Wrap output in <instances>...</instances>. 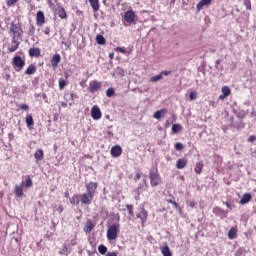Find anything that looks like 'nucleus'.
Instances as JSON below:
<instances>
[{
    "label": "nucleus",
    "instance_id": "f257e3e1",
    "mask_svg": "<svg viewBox=\"0 0 256 256\" xmlns=\"http://www.w3.org/2000/svg\"><path fill=\"white\" fill-rule=\"evenodd\" d=\"M97 187H99V183L97 182H89L86 184L87 192L80 194V203H82V205H91V203H93Z\"/></svg>",
    "mask_w": 256,
    "mask_h": 256
},
{
    "label": "nucleus",
    "instance_id": "f03ea898",
    "mask_svg": "<svg viewBox=\"0 0 256 256\" xmlns=\"http://www.w3.org/2000/svg\"><path fill=\"white\" fill-rule=\"evenodd\" d=\"M106 237L108 241H116L119 237V224H112L108 227Z\"/></svg>",
    "mask_w": 256,
    "mask_h": 256
},
{
    "label": "nucleus",
    "instance_id": "7ed1b4c3",
    "mask_svg": "<svg viewBox=\"0 0 256 256\" xmlns=\"http://www.w3.org/2000/svg\"><path fill=\"white\" fill-rule=\"evenodd\" d=\"M149 179L151 187H157L161 185V176L159 175V170L151 169L149 172Z\"/></svg>",
    "mask_w": 256,
    "mask_h": 256
},
{
    "label": "nucleus",
    "instance_id": "20e7f679",
    "mask_svg": "<svg viewBox=\"0 0 256 256\" xmlns=\"http://www.w3.org/2000/svg\"><path fill=\"white\" fill-rule=\"evenodd\" d=\"M12 65L15 69V71H21L23 67H25V60L21 59L20 56H14L12 60Z\"/></svg>",
    "mask_w": 256,
    "mask_h": 256
},
{
    "label": "nucleus",
    "instance_id": "39448f33",
    "mask_svg": "<svg viewBox=\"0 0 256 256\" xmlns=\"http://www.w3.org/2000/svg\"><path fill=\"white\" fill-rule=\"evenodd\" d=\"M101 87H102L101 82L97 80H92L89 83L88 90L90 93H97V91H99Z\"/></svg>",
    "mask_w": 256,
    "mask_h": 256
},
{
    "label": "nucleus",
    "instance_id": "423d86ee",
    "mask_svg": "<svg viewBox=\"0 0 256 256\" xmlns=\"http://www.w3.org/2000/svg\"><path fill=\"white\" fill-rule=\"evenodd\" d=\"M91 117L94 119V121H99L101 119L102 114H101V109H99L98 106H93L91 109Z\"/></svg>",
    "mask_w": 256,
    "mask_h": 256
},
{
    "label": "nucleus",
    "instance_id": "0eeeda50",
    "mask_svg": "<svg viewBox=\"0 0 256 256\" xmlns=\"http://www.w3.org/2000/svg\"><path fill=\"white\" fill-rule=\"evenodd\" d=\"M137 219L141 220L142 227L147 223V210L145 208H142L140 212L136 215Z\"/></svg>",
    "mask_w": 256,
    "mask_h": 256
},
{
    "label": "nucleus",
    "instance_id": "6e6552de",
    "mask_svg": "<svg viewBox=\"0 0 256 256\" xmlns=\"http://www.w3.org/2000/svg\"><path fill=\"white\" fill-rule=\"evenodd\" d=\"M135 17V11L128 10L124 14V21H126V23H133L135 21Z\"/></svg>",
    "mask_w": 256,
    "mask_h": 256
},
{
    "label": "nucleus",
    "instance_id": "1a4fd4ad",
    "mask_svg": "<svg viewBox=\"0 0 256 256\" xmlns=\"http://www.w3.org/2000/svg\"><path fill=\"white\" fill-rule=\"evenodd\" d=\"M110 153L112 157H121V154L123 153V149L119 145H115L111 148Z\"/></svg>",
    "mask_w": 256,
    "mask_h": 256
},
{
    "label": "nucleus",
    "instance_id": "9d476101",
    "mask_svg": "<svg viewBox=\"0 0 256 256\" xmlns=\"http://www.w3.org/2000/svg\"><path fill=\"white\" fill-rule=\"evenodd\" d=\"M209 5H211V0H200L199 3L196 5L197 13H199V11H201V9H203L204 7H209Z\"/></svg>",
    "mask_w": 256,
    "mask_h": 256
},
{
    "label": "nucleus",
    "instance_id": "9b49d317",
    "mask_svg": "<svg viewBox=\"0 0 256 256\" xmlns=\"http://www.w3.org/2000/svg\"><path fill=\"white\" fill-rule=\"evenodd\" d=\"M36 23H37V25H40V26L45 24V13H43V11L37 12Z\"/></svg>",
    "mask_w": 256,
    "mask_h": 256
},
{
    "label": "nucleus",
    "instance_id": "f8f14e48",
    "mask_svg": "<svg viewBox=\"0 0 256 256\" xmlns=\"http://www.w3.org/2000/svg\"><path fill=\"white\" fill-rule=\"evenodd\" d=\"M17 49H19V42L17 40H15V36H13V40L8 47V51H9V53H15V51Z\"/></svg>",
    "mask_w": 256,
    "mask_h": 256
},
{
    "label": "nucleus",
    "instance_id": "ddd939ff",
    "mask_svg": "<svg viewBox=\"0 0 256 256\" xmlns=\"http://www.w3.org/2000/svg\"><path fill=\"white\" fill-rule=\"evenodd\" d=\"M59 63H61V55L55 54L51 59L53 69H57V67H59Z\"/></svg>",
    "mask_w": 256,
    "mask_h": 256
},
{
    "label": "nucleus",
    "instance_id": "4468645a",
    "mask_svg": "<svg viewBox=\"0 0 256 256\" xmlns=\"http://www.w3.org/2000/svg\"><path fill=\"white\" fill-rule=\"evenodd\" d=\"M93 229H95V224H93V221L92 220L86 221V223L84 225V232L91 233V231H93Z\"/></svg>",
    "mask_w": 256,
    "mask_h": 256
},
{
    "label": "nucleus",
    "instance_id": "2eb2a0df",
    "mask_svg": "<svg viewBox=\"0 0 256 256\" xmlns=\"http://www.w3.org/2000/svg\"><path fill=\"white\" fill-rule=\"evenodd\" d=\"M253 196L250 193L243 194L242 198L240 199V205H247L251 201Z\"/></svg>",
    "mask_w": 256,
    "mask_h": 256
},
{
    "label": "nucleus",
    "instance_id": "dca6fc26",
    "mask_svg": "<svg viewBox=\"0 0 256 256\" xmlns=\"http://www.w3.org/2000/svg\"><path fill=\"white\" fill-rule=\"evenodd\" d=\"M34 159H36V161H43V159H45V153L43 152V149H38L34 153Z\"/></svg>",
    "mask_w": 256,
    "mask_h": 256
},
{
    "label": "nucleus",
    "instance_id": "f3484780",
    "mask_svg": "<svg viewBox=\"0 0 256 256\" xmlns=\"http://www.w3.org/2000/svg\"><path fill=\"white\" fill-rule=\"evenodd\" d=\"M212 213H214V215H217L218 217H221V215L227 216L228 212L223 210L219 206H216V207L213 208Z\"/></svg>",
    "mask_w": 256,
    "mask_h": 256
},
{
    "label": "nucleus",
    "instance_id": "a211bd4d",
    "mask_svg": "<svg viewBox=\"0 0 256 256\" xmlns=\"http://www.w3.org/2000/svg\"><path fill=\"white\" fill-rule=\"evenodd\" d=\"M165 115H167V109L164 108V109L156 111L153 114V117H154V119H161V117H165Z\"/></svg>",
    "mask_w": 256,
    "mask_h": 256
},
{
    "label": "nucleus",
    "instance_id": "6ab92c4d",
    "mask_svg": "<svg viewBox=\"0 0 256 256\" xmlns=\"http://www.w3.org/2000/svg\"><path fill=\"white\" fill-rule=\"evenodd\" d=\"M187 167V160L185 158H180L176 162V168L177 169H185Z\"/></svg>",
    "mask_w": 256,
    "mask_h": 256
},
{
    "label": "nucleus",
    "instance_id": "aec40b11",
    "mask_svg": "<svg viewBox=\"0 0 256 256\" xmlns=\"http://www.w3.org/2000/svg\"><path fill=\"white\" fill-rule=\"evenodd\" d=\"M24 73L25 75H34V73H37V67L34 64H30Z\"/></svg>",
    "mask_w": 256,
    "mask_h": 256
},
{
    "label": "nucleus",
    "instance_id": "412c9836",
    "mask_svg": "<svg viewBox=\"0 0 256 256\" xmlns=\"http://www.w3.org/2000/svg\"><path fill=\"white\" fill-rule=\"evenodd\" d=\"M203 167H205L203 162L196 163L195 168H194L196 175H201V173H203Z\"/></svg>",
    "mask_w": 256,
    "mask_h": 256
},
{
    "label": "nucleus",
    "instance_id": "4be33fe9",
    "mask_svg": "<svg viewBox=\"0 0 256 256\" xmlns=\"http://www.w3.org/2000/svg\"><path fill=\"white\" fill-rule=\"evenodd\" d=\"M41 55V50L39 48H30L29 56L30 57H39Z\"/></svg>",
    "mask_w": 256,
    "mask_h": 256
},
{
    "label": "nucleus",
    "instance_id": "5701e85b",
    "mask_svg": "<svg viewBox=\"0 0 256 256\" xmlns=\"http://www.w3.org/2000/svg\"><path fill=\"white\" fill-rule=\"evenodd\" d=\"M25 123H26L27 127H33V125H35V121L33 120L32 114L26 115Z\"/></svg>",
    "mask_w": 256,
    "mask_h": 256
},
{
    "label": "nucleus",
    "instance_id": "b1692460",
    "mask_svg": "<svg viewBox=\"0 0 256 256\" xmlns=\"http://www.w3.org/2000/svg\"><path fill=\"white\" fill-rule=\"evenodd\" d=\"M23 188L24 187L21 184H20V186L16 185L14 187V193H15L16 197H23Z\"/></svg>",
    "mask_w": 256,
    "mask_h": 256
},
{
    "label": "nucleus",
    "instance_id": "393cba45",
    "mask_svg": "<svg viewBox=\"0 0 256 256\" xmlns=\"http://www.w3.org/2000/svg\"><path fill=\"white\" fill-rule=\"evenodd\" d=\"M81 199L79 194H74L71 198H70V203L71 205H79V203H81Z\"/></svg>",
    "mask_w": 256,
    "mask_h": 256
},
{
    "label": "nucleus",
    "instance_id": "a878e982",
    "mask_svg": "<svg viewBox=\"0 0 256 256\" xmlns=\"http://www.w3.org/2000/svg\"><path fill=\"white\" fill-rule=\"evenodd\" d=\"M94 13H97L99 11V0H88Z\"/></svg>",
    "mask_w": 256,
    "mask_h": 256
},
{
    "label": "nucleus",
    "instance_id": "bb28decb",
    "mask_svg": "<svg viewBox=\"0 0 256 256\" xmlns=\"http://www.w3.org/2000/svg\"><path fill=\"white\" fill-rule=\"evenodd\" d=\"M21 185L25 187L26 189H29V187H33V180H31L29 177L21 182Z\"/></svg>",
    "mask_w": 256,
    "mask_h": 256
},
{
    "label": "nucleus",
    "instance_id": "cd10ccee",
    "mask_svg": "<svg viewBox=\"0 0 256 256\" xmlns=\"http://www.w3.org/2000/svg\"><path fill=\"white\" fill-rule=\"evenodd\" d=\"M161 253L163 256H173V254L171 253V249H169V246L162 247Z\"/></svg>",
    "mask_w": 256,
    "mask_h": 256
},
{
    "label": "nucleus",
    "instance_id": "c85d7f7f",
    "mask_svg": "<svg viewBox=\"0 0 256 256\" xmlns=\"http://www.w3.org/2000/svg\"><path fill=\"white\" fill-rule=\"evenodd\" d=\"M237 237V228L233 227L228 232L229 239H235Z\"/></svg>",
    "mask_w": 256,
    "mask_h": 256
},
{
    "label": "nucleus",
    "instance_id": "c756f323",
    "mask_svg": "<svg viewBox=\"0 0 256 256\" xmlns=\"http://www.w3.org/2000/svg\"><path fill=\"white\" fill-rule=\"evenodd\" d=\"M222 95H224V97H229L231 95V88H229V86H223Z\"/></svg>",
    "mask_w": 256,
    "mask_h": 256
},
{
    "label": "nucleus",
    "instance_id": "7c9ffc66",
    "mask_svg": "<svg viewBox=\"0 0 256 256\" xmlns=\"http://www.w3.org/2000/svg\"><path fill=\"white\" fill-rule=\"evenodd\" d=\"M96 42L98 43V45H105L106 43L105 37H103V35L101 34H98L96 36Z\"/></svg>",
    "mask_w": 256,
    "mask_h": 256
},
{
    "label": "nucleus",
    "instance_id": "2f4dec72",
    "mask_svg": "<svg viewBox=\"0 0 256 256\" xmlns=\"http://www.w3.org/2000/svg\"><path fill=\"white\" fill-rule=\"evenodd\" d=\"M172 131L173 133H181V131H183V127L180 124H173Z\"/></svg>",
    "mask_w": 256,
    "mask_h": 256
},
{
    "label": "nucleus",
    "instance_id": "473e14b6",
    "mask_svg": "<svg viewBox=\"0 0 256 256\" xmlns=\"http://www.w3.org/2000/svg\"><path fill=\"white\" fill-rule=\"evenodd\" d=\"M58 17H60V19H67V12H65V8L58 9Z\"/></svg>",
    "mask_w": 256,
    "mask_h": 256
},
{
    "label": "nucleus",
    "instance_id": "72a5a7b5",
    "mask_svg": "<svg viewBox=\"0 0 256 256\" xmlns=\"http://www.w3.org/2000/svg\"><path fill=\"white\" fill-rule=\"evenodd\" d=\"M98 252L100 253V255H107V246L101 244L98 246Z\"/></svg>",
    "mask_w": 256,
    "mask_h": 256
},
{
    "label": "nucleus",
    "instance_id": "f704fd0d",
    "mask_svg": "<svg viewBox=\"0 0 256 256\" xmlns=\"http://www.w3.org/2000/svg\"><path fill=\"white\" fill-rule=\"evenodd\" d=\"M10 31L11 33H19L21 31V26L18 24H12Z\"/></svg>",
    "mask_w": 256,
    "mask_h": 256
},
{
    "label": "nucleus",
    "instance_id": "c9c22d12",
    "mask_svg": "<svg viewBox=\"0 0 256 256\" xmlns=\"http://www.w3.org/2000/svg\"><path fill=\"white\" fill-rule=\"evenodd\" d=\"M126 209L130 217H135V212H133V204H126Z\"/></svg>",
    "mask_w": 256,
    "mask_h": 256
},
{
    "label": "nucleus",
    "instance_id": "e433bc0d",
    "mask_svg": "<svg viewBox=\"0 0 256 256\" xmlns=\"http://www.w3.org/2000/svg\"><path fill=\"white\" fill-rule=\"evenodd\" d=\"M163 79L162 74H158L150 78L151 83H157V81H161Z\"/></svg>",
    "mask_w": 256,
    "mask_h": 256
},
{
    "label": "nucleus",
    "instance_id": "4c0bfd02",
    "mask_svg": "<svg viewBox=\"0 0 256 256\" xmlns=\"http://www.w3.org/2000/svg\"><path fill=\"white\" fill-rule=\"evenodd\" d=\"M114 51H116V53H122L123 55H127V49H125V47H116Z\"/></svg>",
    "mask_w": 256,
    "mask_h": 256
},
{
    "label": "nucleus",
    "instance_id": "58836bf2",
    "mask_svg": "<svg viewBox=\"0 0 256 256\" xmlns=\"http://www.w3.org/2000/svg\"><path fill=\"white\" fill-rule=\"evenodd\" d=\"M66 85H67V81H65V79H63V78H60L59 79V89L60 90L65 89Z\"/></svg>",
    "mask_w": 256,
    "mask_h": 256
},
{
    "label": "nucleus",
    "instance_id": "ea45409f",
    "mask_svg": "<svg viewBox=\"0 0 256 256\" xmlns=\"http://www.w3.org/2000/svg\"><path fill=\"white\" fill-rule=\"evenodd\" d=\"M60 255H69V248L67 245H64L63 248L59 252Z\"/></svg>",
    "mask_w": 256,
    "mask_h": 256
},
{
    "label": "nucleus",
    "instance_id": "a19ab883",
    "mask_svg": "<svg viewBox=\"0 0 256 256\" xmlns=\"http://www.w3.org/2000/svg\"><path fill=\"white\" fill-rule=\"evenodd\" d=\"M243 5L248 11H251V0H244Z\"/></svg>",
    "mask_w": 256,
    "mask_h": 256
},
{
    "label": "nucleus",
    "instance_id": "79ce46f5",
    "mask_svg": "<svg viewBox=\"0 0 256 256\" xmlns=\"http://www.w3.org/2000/svg\"><path fill=\"white\" fill-rule=\"evenodd\" d=\"M106 95H107V97H113V95H115V89L108 88L106 91Z\"/></svg>",
    "mask_w": 256,
    "mask_h": 256
},
{
    "label": "nucleus",
    "instance_id": "37998d69",
    "mask_svg": "<svg viewBox=\"0 0 256 256\" xmlns=\"http://www.w3.org/2000/svg\"><path fill=\"white\" fill-rule=\"evenodd\" d=\"M174 148L176 149V151H183V144L180 142L175 143Z\"/></svg>",
    "mask_w": 256,
    "mask_h": 256
},
{
    "label": "nucleus",
    "instance_id": "c03bdc74",
    "mask_svg": "<svg viewBox=\"0 0 256 256\" xmlns=\"http://www.w3.org/2000/svg\"><path fill=\"white\" fill-rule=\"evenodd\" d=\"M189 99L190 101H195V99H197V92L195 91L191 92L189 95Z\"/></svg>",
    "mask_w": 256,
    "mask_h": 256
},
{
    "label": "nucleus",
    "instance_id": "a18cd8bd",
    "mask_svg": "<svg viewBox=\"0 0 256 256\" xmlns=\"http://www.w3.org/2000/svg\"><path fill=\"white\" fill-rule=\"evenodd\" d=\"M17 1L19 0H7L6 5L8 7H12V5H15V3H17Z\"/></svg>",
    "mask_w": 256,
    "mask_h": 256
},
{
    "label": "nucleus",
    "instance_id": "49530a36",
    "mask_svg": "<svg viewBox=\"0 0 256 256\" xmlns=\"http://www.w3.org/2000/svg\"><path fill=\"white\" fill-rule=\"evenodd\" d=\"M19 108L22 109V111H29V105L27 104H21Z\"/></svg>",
    "mask_w": 256,
    "mask_h": 256
},
{
    "label": "nucleus",
    "instance_id": "de8ad7c7",
    "mask_svg": "<svg viewBox=\"0 0 256 256\" xmlns=\"http://www.w3.org/2000/svg\"><path fill=\"white\" fill-rule=\"evenodd\" d=\"M77 245V238H74L70 241V247H75Z\"/></svg>",
    "mask_w": 256,
    "mask_h": 256
},
{
    "label": "nucleus",
    "instance_id": "09e8293b",
    "mask_svg": "<svg viewBox=\"0 0 256 256\" xmlns=\"http://www.w3.org/2000/svg\"><path fill=\"white\" fill-rule=\"evenodd\" d=\"M160 75H162V77H163V75H165L167 77V75H171V71H162L160 73Z\"/></svg>",
    "mask_w": 256,
    "mask_h": 256
},
{
    "label": "nucleus",
    "instance_id": "8fccbe9b",
    "mask_svg": "<svg viewBox=\"0 0 256 256\" xmlns=\"http://www.w3.org/2000/svg\"><path fill=\"white\" fill-rule=\"evenodd\" d=\"M255 139H256L255 136H249L248 143H253V141H255Z\"/></svg>",
    "mask_w": 256,
    "mask_h": 256
},
{
    "label": "nucleus",
    "instance_id": "3c124183",
    "mask_svg": "<svg viewBox=\"0 0 256 256\" xmlns=\"http://www.w3.org/2000/svg\"><path fill=\"white\" fill-rule=\"evenodd\" d=\"M139 179H141V174L140 173H136V175L134 177V181H139Z\"/></svg>",
    "mask_w": 256,
    "mask_h": 256
},
{
    "label": "nucleus",
    "instance_id": "603ef678",
    "mask_svg": "<svg viewBox=\"0 0 256 256\" xmlns=\"http://www.w3.org/2000/svg\"><path fill=\"white\" fill-rule=\"evenodd\" d=\"M106 256H117V252H108Z\"/></svg>",
    "mask_w": 256,
    "mask_h": 256
},
{
    "label": "nucleus",
    "instance_id": "864d4df0",
    "mask_svg": "<svg viewBox=\"0 0 256 256\" xmlns=\"http://www.w3.org/2000/svg\"><path fill=\"white\" fill-rule=\"evenodd\" d=\"M109 59H111V60L115 59V53L114 52H111L109 54Z\"/></svg>",
    "mask_w": 256,
    "mask_h": 256
},
{
    "label": "nucleus",
    "instance_id": "5fc2aeb1",
    "mask_svg": "<svg viewBox=\"0 0 256 256\" xmlns=\"http://www.w3.org/2000/svg\"><path fill=\"white\" fill-rule=\"evenodd\" d=\"M189 207H191L193 209L195 207V201L189 202Z\"/></svg>",
    "mask_w": 256,
    "mask_h": 256
},
{
    "label": "nucleus",
    "instance_id": "6e6d98bb",
    "mask_svg": "<svg viewBox=\"0 0 256 256\" xmlns=\"http://www.w3.org/2000/svg\"><path fill=\"white\" fill-rule=\"evenodd\" d=\"M225 98H227V96H225V94H221V95L219 96L220 101H223V99H225Z\"/></svg>",
    "mask_w": 256,
    "mask_h": 256
},
{
    "label": "nucleus",
    "instance_id": "4d7b16f0",
    "mask_svg": "<svg viewBox=\"0 0 256 256\" xmlns=\"http://www.w3.org/2000/svg\"><path fill=\"white\" fill-rule=\"evenodd\" d=\"M223 205H226V207H228V209H231V204L229 202H223Z\"/></svg>",
    "mask_w": 256,
    "mask_h": 256
},
{
    "label": "nucleus",
    "instance_id": "13d9d810",
    "mask_svg": "<svg viewBox=\"0 0 256 256\" xmlns=\"http://www.w3.org/2000/svg\"><path fill=\"white\" fill-rule=\"evenodd\" d=\"M172 205H173V207H174L175 209H178V208H179V204H177V202H175V201L173 202Z\"/></svg>",
    "mask_w": 256,
    "mask_h": 256
},
{
    "label": "nucleus",
    "instance_id": "bf43d9fd",
    "mask_svg": "<svg viewBox=\"0 0 256 256\" xmlns=\"http://www.w3.org/2000/svg\"><path fill=\"white\" fill-rule=\"evenodd\" d=\"M64 197H66V199H69V192H65Z\"/></svg>",
    "mask_w": 256,
    "mask_h": 256
},
{
    "label": "nucleus",
    "instance_id": "052dcab7",
    "mask_svg": "<svg viewBox=\"0 0 256 256\" xmlns=\"http://www.w3.org/2000/svg\"><path fill=\"white\" fill-rule=\"evenodd\" d=\"M174 202H175V201H173V200H171V199H168V200H167V203H170L171 205H173Z\"/></svg>",
    "mask_w": 256,
    "mask_h": 256
},
{
    "label": "nucleus",
    "instance_id": "680f3d73",
    "mask_svg": "<svg viewBox=\"0 0 256 256\" xmlns=\"http://www.w3.org/2000/svg\"><path fill=\"white\" fill-rule=\"evenodd\" d=\"M61 106H62V107H67V103L62 102V103H61Z\"/></svg>",
    "mask_w": 256,
    "mask_h": 256
},
{
    "label": "nucleus",
    "instance_id": "e2e57ef3",
    "mask_svg": "<svg viewBox=\"0 0 256 256\" xmlns=\"http://www.w3.org/2000/svg\"><path fill=\"white\" fill-rule=\"evenodd\" d=\"M175 1H177V0H171V3H172L173 5H175Z\"/></svg>",
    "mask_w": 256,
    "mask_h": 256
},
{
    "label": "nucleus",
    "instance_id": "0e129e2a",
    "mask_svg": "<svg viewBox=\"0 0 256 256\" xmlns=\"http://www.w3.org/2000/svg\"><path fill=\"white\" fill-rule=\"evenodd\" d=\"M174 121L177 119V117L175 115H173Z\"/></svg>",
    "mask_w": 256,
    "mask_h": 256
},
{
    "label": "nucleus",
    "instance_id": "69168bd1",
    "mask_svg": "<svg viewBox=\"0 0 256 256\" xmlns=\"http://www.w3.org/2000/svg\"><path fill=\"white\" fill-rule=\"evenodd\" d=\"M103 3H104V4L107 3V0H103Z\"/></svg>",
    "mask_w": 256,
    "mask_h": 256
},
{
    "label": "nucleus",
    "instance_id": "338daca9",
    "mask_svg": "<svg viewBox=\"0 0 256 256\" xmlns=\"http://www.w3.org/2000/svg\"><path fill=\"white\" fill-rule=\"evenodd\" d=\"M212 105L215 106V102H212Z\"/></svg>",
    "mask_w": 256,
    "mask_h": 256
},
{
    "label": "nucleus",
    "instance_id": "774afa93",
    "mask_svg": "<svg viewBox=\"0 0 256 256\" xmlns=\"http://www.w3.org/2000/svg\"><path fill=\"white\" fill-rule=\"evenodd\" d=\"M71 99H73V94H71Z\"/></svg>",
    "mask_w": 256,
    "mask_h": 256
}]
</instances>
